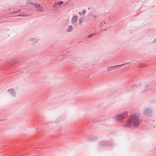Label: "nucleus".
I'll list each match as a JSON object with an SVG mask.
<instances>
[{"label":"nucleus","instance_id":"ddd939ff","mask_svg":"<svg viewBox=\"0 0 156 156\" xmlns=\"http://www.w3.org/2000/svg\"><path fill=\"white\" fill-rule=\"evenodd\" d=\"M93 35L92 34L88 36V37L89 38H90Z\"/></svg>","mask_w":156,"mask_h":156},{"label":"nucleus","instance_id":"39448f33","mask_svg":"<svg viewBox=\"0 0 156 156\" xmlns=\"http://www.w3.org/2000/svg\"><path fill=\"white\" fill-rule=\"evenodd\" d=\"M122 65H118L117 66H109L107 67V70L108 71H110L115 69V68L118 66H121Z\"/></svg>","mask_w":156,"mask_h":156},{"label":"nucleus","instance_id":"2eb2a0df","mask_svg":"<svg viewBox=\"0 0 156 156\" xmlns=\"http://www.w3.org/2000/svg\"><path fill=\"white\" fill-rule=\"evenodd\" d=\"M27 3L28 4H30L31 5H33V3L32 2H29L28 0H27Z\"/></svg>","mask_w":156,"mask_h":156},{"label":"nucleus","instance_id":"dca6fc26","mask_svg":"<svg viewBox=\"0 0 156 156\" xmlns=\"http://www.w3.org/2000/svg\"><path fill=\"white\" fill-rule=\"evenodd\" d=\"M102 29H103V30H106V29L105 28H102Z\"/></svg>","mask_w":156,"mask_h":156},{"label":"nucleus","instance_id":"0eeeda50","mask_svg":"<svg viewBox=\"0 0 156 156\" xmlns=\"http://www.w3.org/2000/svg\"><path fill=\"white\" fill-rule=\"evenodd\" d=\"M132 126H133L131 121H129L128 122H126L125 125V126L126 127H129Z\"/></svg>","mask_w":156,"mask_h":156},{"label":"nucleus","instance_id":"20e7f679","mask_svg":"<svg viewBox=\"0 0 156 156\" xmlns=\"http://www.w3.org/2000/svg\"><path fill=\"white\" fill-rule=\"evenodd\" d=\"M152 112L151 110L148 108H146L144 111V114L146 115H149Z\"/></svg>","mask_w":156,"mask_h":156},{"label":"nucleus","instance_id":"9b49d317","mask_svg":"<svg viewBox=\"0 0 156 156\" xmlns=\"http://www.w3.org/2000/svg\"><path fill=\"white\" fill-rule=\"evenodd\" d=\"M83 22V20L82 19L80 18L79 20V24L80 25H82V23Z\"/></svg>","mask_w":156,"mask_h":156},{"label":"nucleus","instance_id":"f8f14e48","mask_svg":"<svg viewBox=\"0 0 156 156\" xmlns=\"http://www.w3.org/2000/svg\"><path fill=\"white\" fill-rule=\"evenodd\" d=\"M63 3V2L62 1H60L58 2V4L60 5L62 4Z\"/></svg>","mask_w":156,"mask_h":156},{"label":"nucleus","instance_id":"f03ea898","mask_svg":"<svg viewBox=\"0 0 156 156\" xmlns=\"http://www.w3.org/2000/svg\"><path fill=\"white\" fill-rule=\"evenodd\" d=\"M128 115V113L127 112H125L122 114H118L116 115L115 117V119L117 122H122L123 120L127 117Z\"/></svg>","mask_w":156,"mask_h":156},{"label":"nucleus","instance_id":"4468645a","mask_svg":"<svg viewBox=\"0 0 156 156\" xmlns=\"http://www.w3.org/2000/svg\"><path fill=\"white\" fill-rule=\"evenodd\" d=\"M86 11L85 10H84L82 12V15L86 13Z\"/></svg>","mask_w":156,"mask_h":156},{"label":"nucleus","instance_id":"7ed1b4c3","mask_svg":"<svg viewBox=\"0 0 156 156\" xmlns=\"http://www.w3.org/2000/svg\"><path fill=\"white\" fill-rule=\"evenodd\" d=\"M34 6L36 8L37 10L38 11H43L44 10L43 8L39 4H35Z\"/></svg>","mask_w":156,"mask_h":156},{"label":"nucleus","instance_id":"f257e3e1","mask_svg":"<svg viewBox=\"0 0 156 156\" xmlns=\"http://www.w3.org/2000/svg\"><path fill=\"white\" fill-rule=\"evenodd\" d=\"M131 121L133 126L135 127L138 126L140 123L139 114L137 113L133 114Z\"/></svg>","mask_w":156,"mask_h":156},{"label":"nucleus","instance_id":"9d476101","mask_svg":"<svg viewBox=\"0 0 156 156\" xmlns=\"http://www.w3.org/2000/svg\"><path fill=\"white\" fill-rule=\"evenodd\" d=\"M107 24L105 22H103L102 23H101L100 25V27L101 28L103 26H106V25Z\"/></svg>","mask_w":156,"mask_h":156},{"label":"nucleus","instance_id":"1a4fd4ad","mask_svg":"<svg viewBox=\"0 0 156 156\" xmlns=\"http://www.w3.org/2000/svg\"><path fill=\"white\" fill-rule=\"evenodd\" d=\"M8 92L10 93H13V95L14 94L15 95L16 94L15 92L14 91L13 89H9L8 90Z\"/></svg>","mask_w":156,"mask_h":156},{"label":"nucleus","instance_id":"6e6552de","mask_svg":"<svg viewBox=\"0 0 156 156\" xmlns=\"http://www.w3.org/2000/svg\"><path fill=\"white\" fill-rule=\"evenodd\" d=\"M73 29V26H69L66 30V31L68 32H70L72 31Z\"/></svg>","mask_w":156,"mask_h":156},{"label":"nucleus","instance_id":"423d86ee","mask_svg":"<svg viewBox=\"0 0 156 156\" xmlns=\"http://www.w3.org/2000/svg\"><path fill=\"white\" fill-rule=\"evenodd\" d=\"M78 18V17L77 16H74L72 17L71 20V23L73 24H76V23Z\"/></svg>","mask_w":156,"mask_h":156}]
</instances>
